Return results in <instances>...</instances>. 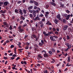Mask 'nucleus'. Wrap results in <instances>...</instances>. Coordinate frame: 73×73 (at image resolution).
I'll return each instance as SVG.
<instances>
[{
	"label": "nucleus",
	"mask_w": 73,
	"mask_h": 73,
	"mask_svg": "<svg viewBox=\"0 0 73 73\" xmlns=\"http://www.w3.org/2000/svg\"><path fill=\"white\" fill-rule=\"evenodd\" d=\"M63 15L64 16V17L66 18V20H68L69 19V18H70V17H73V14H71V15H68L67 14L64 13L63 14Z\"/></svg>",
	"instance_id": "nucleus-1"
},
{
	"label": "nucleus",
	"mask_w": 73,
	"mask_h": 73,
	"mask_svg": "<svg viewBox=\"0 0 73 73\" xmlns=\"http://www.w3.org/2000/svg\"><path fill=\"white\" fill-rule=\"evenodd\" d=\"M58 38V36H51L50 37V39L52 41H56V38Z\"/></svg>",
	"instance_id": "nucleus-2"
},
{
	"label": "nucleus",
	"mask_w": 73,
	"mask_h": 73,
	"mask_svg": "<svg viewBox=\"0 0 73 73\" xmlns=\"http://www.w3.org/2000/svg\"><path fill=\"white\" fill-rule=\"evenodd\" d=\"M22 27L21 26H19L18 27L19 31L20 33H22L23 31V32H24V31L23 29L21 28Z\"/></svg>",
	"instance_id": "nucleus-3"
},
{
	"label": "nucleus",
	"mask_w": 73,
	"mask_h": 73,
	"mask_svg": "<svg viewBox=\"0 0 73 73\" xmlns=\"http://www.w3.org/2000/svg\"><path fill=\"white\" fill-rule=\"evenodd\" d=\"M48 33L46 34L45 35H44V36H50V34H53V31H51L50 32H48Z\"/></svg>",
	"instance_id": "nucleus-4"
},
{
	"label": "nucleus",
	"mask_w": 73,
	"mask_h": 73,
	"mask_svg": "<svg viewBox=\"0 0 73 73\" xmlns=\"http://www.w3.org/2000/svg\"><path fill=\"white\" fill-rule=\"evenodd\" d=\"M65 44L66 45V46L68 47V48H70V49L71 48L72 44H70L69 43H66Z\"/></svg>",
	"instance_id": "nucleus-5"
},
{
	"label": "nucleus",
	"mask_w": 73,
	"mask_h": 73,
	"mask_svg": "<svg viewBox=\"0 0 73 73\" xmlns=\"http://www.w3.org/2000/svg\"><path fill=\"white\" fill-rule=\"evenodd\" d=\"M3 24L6 28H9V25H8V23L7 22H4Z\"/></svg>",
	"instance_id": "nucleus-6"
},
{
	"label": "nucleus",
	"mask_w": 73,
	"mask_h": 73,
	"mask_svg": "<svg viewBox=\"0 0 73 73\" xmlns=\"http://www.w3.org/2000/svg\"><path fill=\"white\" fill-rule=\"evenodd\" d=\"M33 20L35 21H37V20L40 21V18H39V17L37 16L35 19H33Z\"/></svg>",
	"instance_id": "nucleus-7"
},
{
	"label": "nucleus",
	"mask_w": 73,
	"mask_h": 73,
	"mask_svg": "<svg viewBox=\"0 0 73 73\" xmlns=\"http://www.w3.org/2000/svg\"><path fill=\"white\" fill-rule=\"evenodd\" d=\"M19 9V13H19V14H20L21 16H23V12L22 10L20 9Z\"/></svg>",
	"instance_id": "nucleus-8"
},
{
	"label": "nucleus",
	"mask_w": 73,
	"mask_h": 73,
	"mask_svg": "<svg viewBox=\"0 0 73 73\" xmlns=\"http://www.w3.org/2000/svg\"><path fill=\"white\" fill-rule=\"evenodd\" d=\"M6 12H7V10H6L4 9V10H1L0 11V14H1L2 13H5Z\"/></svg>",
	"instance_id": "nucleus-9"
},
{
	"label": "nucleus",
	"mask_w": 73,
	"mask_h": 73,
	"mask_svg": "<svg viewBox=\"0 0 73 73\" xmlns=\"http://www.w3.org/2000/svg\"><path fill=\"white\" fill-rule=\"evenodd\" d=\"M33 16L34 17H36V16H37V14H36V11L33 10Z\"/></svg>",
	"instance_id": "nucleus-10"
},
{
	"label": "nucleus",
	"mask_w": 73,
	"mask_h": 73,
	"mask_svg": "<svg viewBox=\"0 0 73 73\" xmlns=\"http://www.w3.org/2000/svg\"><path fill=\"white\" fill-rule=\"evenodd\" d=\"M34 1V4H35L36 6H37V7L38 6V3L37 2V1Z\"/></svg>",
	"instance_id": "nucleus-11"
},
{
	"label": "nucleus",
	"mask_w": 73,
	"mask_h": 73,
	"mask_svg": "<svg viewBox=\"0 0 73 73\" xmlns=\"http://www.w3.org/2000/svg\"><path fill=\"white\" fill-rule=\"evenodd\" d=\"M68 26L67 25H64L63 28V30H64V31H66L67 30V29H68Z\"/></svg>",
	"instance_id": "nucleus-12"
},
{
	"label": "nucleus",
	"mask_w": 73,
	"mask_h": 73,
	"mask_svg": "<svg viewBox=\"0 0 73 73\" xmlns=\"http://www.w3.org/2000/svg\"><path fill=\"white\" fill-rule=\"evenodd\" d=\"M8 5H9V2H8L5 1L4 3V5L5 6H6H6H7V5H8Z\"/></svg>",
	"instance_id": "nucleus-13"
},
{
	"label": "nucleus",
	"mask_w": 73,
	"mask_h": 73,
	"mask_svg": "<svg viewBox=\"0 0 73 73\" xmlns=\"http://www.w3.org/2000/svg\"><path fill=\"white\" fill-rule=\"evenodd\" d=\"M44 58H46V57H49V55L47 53L44 54Z\"/></svg>",
	"instance_id": "nucleus-14"
},
{
	"label": "nucleus",
	"mask_w": 73,
	"mask_h": 73,
	"mask_svg": "<svg viewBox=\"0 0 73 73\" xmlns=\"http://www.w3.org/2000/svg\"><path fill=\"white\" fill-rule=\"evenodd\" d=\"M50 4H51L52 5H53V6H56V3H54V2H50Z\"/></svg>",
	"instance_id": "nucleus-15"
},
{
	"label": "nucleus",
	"mask_w": 73,
	"mask_h": 73,
	"mask_svg": "<svg viewBox=\"0 0 73 73\" xmlns=\"http://www.w3.org/2000/svg\"><path fill=\"white\" fill-rule=\"evenodd\" d=\"M46 25H52V23L49 21H48L46 23Z\"/></svg>",
	"instance_id": "nucleus-16"
},
{
	"label": "nucleus",
	"mask_w": 73,
	"mask_h": 73,
	"mask_svg": "<svg viewBox=\"0 0 73 73\" xmlns=\"http://www.w3.org/2000/svg\"><path fill=\"white\" fill-rule=\"evenodd\" d=\"M37 59H38V60H41L40 58H42V57L41 56V55H38V56Z\"/></svg>",
	"instance_id": "nucleus-17"
},
{
	"label": "nucleus",
	"mask_w": 73,
	"mask_h": 73,
	"mask_svg": "<svg viewBox=\"0 0 73 73\" xmlns=\"http://www.w3.org/2000/svg\"><path fill=\"white\" fill-rule=\"evenodd\" d=\"M32 32H34L35 31H36V27H32Z\"/></svg>",
	"instance_id": "nucleus-18"
},
{
	"label": "nucleus",
	"mask_w": 73,
	"mask_h": 73,
	"mask_svg": "<svg viewBox=\"0 0 73 73\" xmlns=\"http://www.w3.org/2000/svg\"><path fill=\"white\" fill-rule=\"evenodd\" d=\"M60 8H63L64 7V5H65L64 4H62V3H60Z\"/></svg>",
	"instance_id": "nucleus-19"
},
{
	"label": "nucleus",
	"mask_w": 73,
	"mask_h": 73,
	"mask_svg": "<svg viewBox=\"0 0 73 73\" xmlns=\"http://www.w3.org/2000/svg\"><path fill=\"white\" fill-rule=\"evenodd\" d=\"M33 6H30L28 7V10L32 9H33Z\"/></svg>",
	"instance_id": "nucleus-20"
},
{
	"label": "nucleus",
	"mask_w": 73,
	"mask_h": 73,
	"mask_svg": "<svg viewBox=\"0 0 73 73\" xmlns=\"http://www.w3.org/2000/svg\"><path fill=\"white\" fill-rule=\"evenodd\" d=\"M54 22L55 24H57L58 21V20L57 19H55L54 21Z\"/></svg>",
	"instance_id": "nucleus-21"
},
{
	"label": "nucleus",
	"mask_w": 73,
	"mask_h": 73,
	"mask_svg": "<svg viewBox=\"0 0 73 73\" xmlns=\"http://www.w3.org/2000/svg\"><path fill=\"white\" fill-rule=\"evenodd\" d=\"M61 17V15H60V14H58L57 16H56V18L57 19H59Z\"/></svg>",
	"instance_id": "nucleus-22"
},
{
	"label": "nucleus",
	"mask_w": 73,
	"mask_h": 73,
	"mask_svg": "<svg viewBox=\"0 0 73 73\" xmlns=\"http://www.w3.org/2000/svg\"><path fill=\"white\" fill-rule=\"evenodd\" d=\"M22 11L24 14H26L27 13V11L25 10V9H23Z\"/></svg>",
	"instance_id": "nucleus-23"
},
{
	"label": "nucleus",
	"mask_w": 73,
	"mask_h": 73,
	"mask_svg": "<svg viewBox=\"0 0 73 73\" xmlns=\"http://www.w3.org/2000/svg\"><path fill=\"white\" fill-rule=\"evenodd\" d=\"M52 30H53V31H53V32H56V29H55L54 27L52 28Z\"/></svg>",
	"instance_id": "nucleus-24"
},
{
	"label": "nucleus",
	"mask_w": 73,
	"mask_h": 73,
	"mask_svg": "<svg viewBox=\"0 0 73 73\" xmlns=\"http://www.w3.org/2000/svg\"><path fill=\"white\" fill-rule=\"evenodd\" d=\"M39 17H44V15L42 14L41 13V14L39 16Z\"/></svg>",
	"instance_id": "nucleus-25"
},
{
	"label": "nucleus",
	"mask_w": 73,
	"mask_h": 73,
	"mask_svg": "<svg viewBox=\"0 0 73 73\" xmlns=\"http://www.w3.org/2000/svg\"><path fill=\"white\" fill-rule=\"evenodd\" d=\"M15 12L16 13H19V12H18V9H15Z\"/></svg>",
	"instance_id": "nucleus-26"
},
{
	"label": "nucleus",
	"mask_w": 73,
	"mask_h": 73,
	"mask_svg": "<svg viewBox=\"0 0 73 73\" xmlns=\"http://www.w3.org/2000/svg\"><path fill=\"white\" fill-rule=\"evenodd\" d=\"M65 12L66 13H68V14H69V13H70V11H69L68 10H66Z\"/></svg>",
	"instance_id": "nucleus-27"
},
{
	"label": "nucleus",
	"mask_w": 73,
	"mask_h": 73,
	"mask_svg": "<svg viewBox=\"0 0 73 73\" xmlns=\"http://www.w3.org/2000/svg\"><path fill=\"white\" fill-rule=\"evenodd\" d=\"M22 16L23 15L21 16V19H23V20H25V17Z\"/></svg>",
	"instance_id": "nucleus-28"
},
{
	"label": "nucleus",
	"mask_w": 73,
	"mask_h": 73,
	"mask_svg": "<svg viewBox=\"0 0 73 73\" xmlns=\"http://www.w3.org/2000/svg\"><path fill=\"white\" fill-rule=\"evenodd\" d=\"M62 21L64 24H65V23H66V20H65V19H63Z\"/></svg>",
	"instance_id": "nucleus-29"
},
{
	"label": "nucleus",
	"mask_w": 73,
	"mask_h": 73,
	"mask_svg": "<svg viewBox=\"0 0 73 73\" xmlns=\"http://www.w3.org/2000/svg\"><path fill=\"white\" fill-rule=\"evenodd\" d=\"M51 50L52 52H53V53H55V52H56V50H55V49H54V48H52L51 49Z\"/></svg>",
	"instance_id": "nucleus-30"
},
{
	"label": "nucleus",
	"mask_w": 73,
	"mask_h": 73,
	"mask_svg": "<svg viewBox=\"0 0 73 73\" xmlns=\"http://www.w3.org/2000/svg\"><path fill=\"white\" fill-rule=\"evenodd\" d=\"M70 60H71L70 57H68V62H69L70 61Z\"/></svg>",
	"instance_id": "nucleus-31"
},
{
	"label": "nucleus",
	"mask_w": 73,
	"mask_h": 73,
	"mask_svg": "<svg viewBox=\"0 0 73 73\" xmlns=\"http://www.w3.org/2000/svg\"><path fill=\"white\" fill-rule=\"evenodd\" d=\"M42 21L43 22H44V21H45V17H43V18L42 19Z\"/></svg>",
	"instance_id": "nucleus-32"
},
{
	"label": "nucleus",
	"mask_w": 73,
	"mask_h": 73,
	"mask_svg": "<svg viewBox=\"0 0 73 73\" xmlns=\"http://www.w3.org/2000/svg\"><path fill=\"white\" fill-rule=\"evenodd\" d=\"M29 12H30V13H33V11L34 10H29Z\"/></svg>",
	"instance_id": "nucleus-33"
},
{
	"label": "nucleus",
	"mask_w": 73,
	"mask_h": 73,
	"mask_svg": "<svg viewBox=\"0 0 73 73\" xmlns=\"http://www.w3.org/2000/svg\"><path fill=\"white\" fill-rule=\"evenodd\" d=\"M68 26L69 27H72V24L71 23H69L68 24Z\"/></svg>",
	"instance_id": "nucleus-34"
},
{
	"label": "nucleus",
	"mask_w": 73,
	"mask_h": 73,
	"mask_svg": "<svg viewBox=\"0 0 73 73\" xmlns=\"http://www.w3.org/2000/svg\"><path fill=\"white\" fill-rule=\"evenodd\" d=\"M48 53L50 54V55H52L53 54L52 53V52L51 51H49Z\"/></svg>",
	"instance_id": "nucleus-35"
},
{
	"label": "nucleus",
	"mask_w": 73,
	"mask_h": 73,
	"mask_svg": "<svg viewBox=\"0 0 73 73\" xmlns=\"http://www.w3.org/2000/svg\"><path fill=\"white\" fill-rule=\"evenodd\" d=\"M66 37L67 40H69V39H70V37H69V36L67 35Z\"/></svg>",
	"instance_id": "nucleus-36"
},
{
	"label": "nucleus",
	"mask_w": 73,
	"mask_h": 73,
	"mask_svg": "<svg viewBox=\"0 0 73 73\" xmlns=\"http://www.w3.org/2000/svg\"><path fill=\"white\" fill-rule=\"evenodd\" d=\"M3 4L4 3L3 2H2L1 1L0 2V6H1L2 5H3Z\"/></svg>",
	"instance_id": "nucleus-37"
},
{
	"label": "nucleus",
	"mask_w": 73,
	"mask_h": 73,
	"mask_svg": "<svg viewBox=\"0 0 73 73\" xmlns=\"http://www.w3.org/2000/svg\"><path fill=\"white\" fill-rule=\"evenodd\" d=\"M28 35H25V37H24V39H26V38H27V37H28Z\"/></svg>",
	"instance_id": "nucleus-38"
},
{
	"label": "nucleus",
	"mask_w": 73,
	"mask_h": 73,
	"mask_svg": "<svg viewBox=\"0 0 73 73\" xmlns=\"http://www.w3.org/2000/svg\"><path fill=\"white\" fill-rule=\"evenodd\" d=\"M25 49L27 50L29 48V46H27L26 47H25Z\"/></svg>",
	"instance_id": "nucleus-39"
},
{
	"label": "nucleus",
	"mask_w": 73,
	"mask_h": 73,
	"mask_svg": "<svg viewBox=\"0 0 73 73\" xmlns=\"http://www.w3.org/2000/svg\"><path fill=\"white\" fill-rule=\"evenodd\" d=\"M39 45L40 46H43V45L41 43H40V42L39 43Z\"/></svg>",
	"instance_id": "nucleus-40"
},
{
	"label": "nucleus",
	"mask_w": 73,
	"mask_h": 73,
	"mask_svg": "<svg viewBox=\"0 0 73 73\" xmlns=\"http://www.w3.org/2000/svg\"><path fill=\"white\" fill-rule=\"evenodd\" d=\"M8 12L10 15H11V14H12V12H11V11H10L9 10L8 11Z\"/></svg>",
	"instance_id": "nucleus-41"
},
{
	"label": "nucleus",
	"mask_w": 73,
	"mask_h": 73,
	"mask_svg": "<svg viewBox=\"0 0 73 73\" xmlns=\"http://www.w3.org/2000/svg\"><path fill=\"white\" fill-rule=\"evenodd\" d=\"M70 48H67L66 49H65L64 50L65 51V52H67V51L69 50V49Z\"/></svg>",
	"instance_id": "nucleus-42"
},
{
	"label": "nucleus",
	"mask_w": 73,
	"mask_h": 73,
	"mask_svg": "<svg viewBox=\"0 0 73 73\" xmlns=\"http://www.w3.org/2000/svg\"><path fill=\"white\" fill-rule=\"evenodd\" d=\"M41 43L42 44L44 45V40H41Z\"/></svg>",
	"instance_id": "nucleus-43"
},
{
	"label": "nucleus",
	"mask_w": 73,
	"mask_h": 73,
	"mask_svg": "<svg viewBox=\"0 0 73 73\" xmlns=\"http://www.w3.org/2000/svg\"><path fill=\"white\" fill-rule=\"evenodd\" d=\"M16 65H14V66L12 68V69L13 70H15V67H16Z\"/></svg>",
	"instance_id": "nucleus-44"
},
{
	"label": "nucleus",
	"mask_w": 73,
	"mask_h": 73,
	"mask_svg": "<svg viewBox=\"0 0 73 73\" xmlns=\"http://www.w3.org/2000/svg\"><path fill=\"white\" fill-rule=\"evenodd\" d=\"M29 16L30 17H33V15L32 14H30Z\"/></svg>",
	"instance_id": "nucleus-45"
},
{
	"label": "nucleus",
	"mask_w": 73,
	"mask_h": 73,
	"mask_svg": "<svg viewBox=\"0 0 73 73\" xmlns=\"http://www.w3.org/2000/svg\"><path fill=\"white\" fill-rule=\"evenodd\" d=\"M22 2L21 1H18V2L17 3V4H20V3H21Z\"/></svg>",
	"instance_id": "nucleus-46"
},
{
	"label": "nucleus",
	"mask_w": 73,
	"mask_h": 73,
	"mask_svg": "<svg viewBox=\"0 0 73 73\" xmlns=\"http://www.w3.org/2000/svg\"><path fill=\"white\" fill-rule=\"evenodd\" d=\"M26 26H27V24L26 23H25V24L23 25V27H26Z\"/></svg>",
	"instance_id": "nucleus-47"
},
{
	"label": "nucleus",
	"mask_w": 73,
	"mask_h": 73,
	"mask_svg": "<svg viewBox=\"0 0 73 73\" xmlns=\"http://www.w3.org/2000/svg\"><path fill=\"white\" fill-rule=\"evenodd\" d=\"M49 16L48 15V14H45V17L46 18H48V17Z\"/></svg>",
	"instance_id": "nucleus-48"
},
{
	"label": "nucleus",
	"mask_w": 73,
	"mask_h": 73,
	"mask_svg": "<svg viewBox=\"0 0 73 73\" xmlns=\"http://www.w3.org/2000/svg\"><path fill=\"white\" fill-rule=\"evenodd\" d=\"M36 13H39V12H40V11H39V10H38V9H37L36 10Z\"/></svg>",
	"instance_id": "nucleus-49"
},
{
	"label": "nucleus",
	"mask_w": 73,
	"mask_h": 73,
	"mask_svg": "<svg viewBox=\"0 0 73 73\" xmlns=\"http://www.w3.org/2000/svg\"><path fill=\"white\" fill-rule=\"evenodd\" d=\"M34 1V0L33 1H30V3H32V4H33V3H34V1Z\"/></svg>",
	"instance_id": "nucleus-50"
},
{
	"label": "nucleus",
	"mask_w": 73,
	"mask_h": 73,
	"mask_svg": "<svg viewBox=\"0 0 73 73\" xmlns=\"http://www.w3.org/2000/svg\"><path fill=\"white\" fill-rule=\"evenodd\" d=\"M19 59H20V57H17V58L16 59V60L17 61V60H19Z\"/></svg>",
	"instance_id": "nucleus-51"
},
{
	"label": "nucleus",
	"mask_w": 73,
	"mask_h": 73,
	"mask_svg": "<svg viewBox=\"0 0 73 73\" xmlns=\"http://www.w3.org/2000/svg\"><path fill=\"white\" fill-rule=\"evenodd\" d=\"M36 9H39V11H41V9H40V8L36 7Z\"/></svg>",
	"instance_id": "nucleus-52"
},
{
	"label": "nucleus",
	"mask_w": 73,
	"mask_h": 73,
	"mask_svg": "<svg viewBox=\"0 0 73 73\" xmlns=\"http://www.w3.org/2000/svg\"><path fill=\"white\" fill-rule=\"evenodd\" d=\"M33 37H34V38H36V35H33Z\"/></svg>",
	"instance_id": "nucleus-53"
},
{
	"label": "nucleus",
	"mask_w": 73,
	"mask_h": 73,
	"mask_svg": "<svg viewBox=\"0 0 73 73\" xmlns=\"http://www.w3.org/2000/svg\"><path fill=\"white\" fill-rule=\"evenodd\" d=\"M9 29H10V30H12V26H10V27L9 28Z\"/></svg>",
	"instance_id": "nucleus-54"
},
{
	"label": "nucleus",
	"mask_w": 73,
	"mask_h": 73,
	"mask_svg": "<svg viewBox=\"0 0 73 73\" xmlns=\"http://www.w3.org/2000/svg\"><path fill=\"white\" fill-rule=\"evenodd\" d=\"M30 44L29 43H28V42H27L26 43V45L27 46H29V45Z\"/></svg>",
	"instance_id": "nucleus-55"
},
{
	"label": "nucleus",
	"mask_w": 73,
	"mask_h": 73,
	"mask_svg": "<svg viewBox=\"0 0 73 73\" xmlns=\"http://www.w3.org/2000/svg\"><path fill=\"white\" fill-rule=\"evenodd\" d=\"M10 48H14V45H11L10 46Z\"/></svg>",
	"instance_id": "nucleus-56"
},
{
	"label": "nucleus",
	"mask_w": 73,
	"mask_h": 73,
	"mask_svg": "<svg viewBox=\"0 0 73 73\" xmlns=\"http://www.w3.org/2000/svg\"><path fill=\"white\" fill-rule=\"evenodd\" d=\"M55 34L56 35H58V32L57 31H56L55 32Z\"/></svg>",
	"instance_id": "nucleus-57"
},
{
	"label": "nucleus",
	"mask_w": 73,
	"mask_h": 73,
	"mask_svg": "<svg viewBox=\"0 0 73 73\" xmlns=\"http://www.w3.org/2000/svg\"><path fill=\"white\" fill-rule=\"evenodd\" d=\"M43 73H48V70H46V71H44L43 72Z\"/></svg>",
	"instance_id": "nucleus-58"
},
{
	"label": "nucleus",
	"mask_w": 73,
	"mask_h": 73,
	"mask_svg": "<svg viewBox=\"0 0 73 73\" xmlns=\"http://www.w3.org/2000/svg\"><path fill=\"white\" fill-rule=\"evenodd\" d=\"M54 62H54V61H53V60H52L50 61V62L51 63H52V64H54Z\"/></svg>",
	"instance_id": "nucleus-59"
},
{
	"label": "nucleus",
	"mask_w": 73,
	"mask_h": 73,
	"mask_svg": "<svg viewBox=\"0 0 73 73\" xmlns=\"http://www.w3.org/2000/svg\"><path fill=\"white\" fill-rule=\"evenodd\" d=\"M56 30L58 32H59V30H60V28H57L56 29Z\"/></svg>",
	"instance_id": "nucleus-60"
},
{
	"label": "nucleus",
	"mask_w": 73,
	"mask_h": 73,
	"mask_svg": "<svg viewBox=\"0 0 73 73\" xmlns=\"http://www.w3.org/2000/svg\"><path fill=\"white\" fill-rule=\"evenodd\" d=\"M25 61H21V64H24V62Z\"/></svg>",
	"instance_id": "nucleus-61"
},
{
	"label": "nucleus",
	"mask_w": 73,
	"mask_h": 73,
	"mask_svg": "<svg viewBox=\"0 0 73 73\" xmlns=\"http://www.w3.org/2000/svg\"><path fill=\"white\" fill-rule=\"evenodd\" d=\"M46 14V15H49V12H46V14Z\"/></svg>",
	"instance_id": "nucleus-62"
},
{
	"label": "nucleus",
	"mask_w": 73,
	"mask_h": 73,
	"mask_svg": "<svg viewBox=\"0 0 73 73\" xmlns=\"http://www.w3.org/2000/svg\"><path fill=\"white\" fill-rule=\"evenodd\" d=\"M43 34H44V35H46V32L45 31H43Z\"/></svg>",
	"instance_id": "nucleus-63"
},
{
	"label": "nucleus",
	"mask_w": 73,
	"mask_h": 73,
	"mask_svg": "<svg viewBox=\"0 0 73 73\" xmlns=\"http://www.w3.org/2000/svg\"><path fill=\"white\" fill-rule=\"evenodd\" d=\"M46 8H48V7H49V5H47L46 6Z\"/></svg>",
	"instance_id": "nucleus-64"
}]
</instances>
